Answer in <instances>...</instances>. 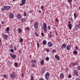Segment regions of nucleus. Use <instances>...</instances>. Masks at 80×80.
Segmentation results:
<instances>
[{"instance_id":"nucleus-24","label":"nucleus","mask_w":80,"mask_h":80,"mask_svg":"<svg viewBox=\"0 0 80 80\" xmlns=\"http://www.w3.org/2000/svg\"><path fill=\"white\" fill-rule=\"evenodd\" d=\"M68 2H69V3H70L71 6L72 5L71 2H72V0H68Z\"/></svg>"},{"instance_id":"nucleus-35","label":"nucleus","mask_w":80,"mask_h":80,"mask_svg":"<svg viewBox=\"0 0 80 80\" xmlns=\"http://www.w3.org/2000/svg\"><path fill=\"white\" fill-rule=\"evenodd\" d=\"M75 48L76 50H78V47L76 46L75 47Z\"/></svg>"},{"instance_id":"nucleus-51","label":"nucleus","mask_w":80,"mask_h":80,"mask_svg":"<svg viewBox=\"0 0 80 80\" xmlns=\"http://www.w3.org/2000/svg\"><path fill=\"white\" fill-rule=\"evenodd\" d=\"M46 52H49V49H47L46 50Z\"/></svg>"},{"instance_id":"nucleus-10","label":"nucleus","mask_w":80,"mask_h":80,"mask_svg":"<svg viewBox=\"0 0 80 80\" xmlns=\"http://www.w3.org/2000/svg\"><path fill=\"white\" fill-rule=\"evenodd\" d=\"M10 55L11 57L12 58L15 59V58H16V57H17V56L16 55H12V53H10Z\"/></svg>"},{"instance_id":"nucleus-13","label":"nucleus","mask_w":80,"mask_h":80,"mask_svg":"<svg viewBox=\"0 0 80 80\" xmlns=\"http://www.w3.org/2000/svg\"><path fill=\"white\" fill-rule=\"evenodd\" d=\"M48 45L50 47H52L53 46V44L51 42H48Z\"/></svg>"},{"instance_id":"nucleus-8","label":"nucleus","mask_w":80,"mask_h":80,"mask_svg":"<svg viewBox=\"0 0 80 80\" xmlns=\"http://www.w3.org/2000/svg\"><path fill=\"white\" fill-rule=\"evenodd\" d=\"M17 18H18V19H21V18H22V15L20 13H18V14H17Z\"/></svg>"},{"instance_id":"nucleus-44","label":"nucleus","mask_w":80,"mask_h":80,"mask_svg":"<svg viewBox=\"0 0 80 80\" xmlns=\"http://www.w3.org/2000/svg\"><path fill=\"white\" fill-rule=\"evenodd\" d=\"M37 44L38 48V47H39V43H38V42H37Z\"/></svg>"},{"instance_id":"nucleus-56","label":"nucleus","mask_w":80,"mask_h":80,"mask_svg":"<svg viewBox=\"0 0 80 80\" xmlns=\"http://www.w3.org/2000/svg\"><path fill=\"white\" fill-rule=\"evenodd\" d=\"M75 80H80V79H79V78H77Z\"/></svg>"},{"instance_id":"nucleus-15","label":"nucleus","mask_w":80,"mask_h":80,"mask_svg":"<svg viewBox=\"0 0 80 80\" xmlns=\"http://www.w3.org/2000/svg\"><path fill=\"white\" fill-rule=\"evenodd\" d=\"M55 58L58 60H60V57L57 55H56L55 56Z\"/></svg>"},{"instance_id":"nucleus-29","label":"nucleus","mask_w":80,"mask_h":80,"mask_svg":"<svg viewBox=\"0 0 80 80\" xmlns=\"http://www.w3.org/2000/svg\"><path fill=\"white\" fill-rule=\"evenodd\" d=\"M35 34L37 37H38V34L37 32H35Z\"/></svg>"},{"instance_id":"nucleus-7","label":"nucleus","mask_w":80,"mask_h":80,"mask_svg":"<svg viewBox=\"0 0 80 80\" xmlns=\"http://www.w3.org/2000/svg\"><path fill=\"white\" fill-rule=\"evenodd\" d=\"M26 0H22L21 3L20 4V6H23L25 4Z\"/></svg>"},{"instance_id":"nucleus-21","label":"nucleus","mask_w":80,"mask_h":80,"mask_svg":"<svg viewBox=\"0 0 80 80\" xmlns=\"http://www.w3.org/2000/svg\"><path fill=\"white\" fill-rule=\"evenodd\" d=\"M73 54H75V55H77V53H78V52L76 51V50H74V52H73Z\"/></svg>"},{"instance_id":"nucleus-4","label":"nucleus","mask_w":80,"mask_h":80,"mask_svg":"<svg viewBox=\"0 0 80 80\" xmlns=\"http://www.w3.org/2000/svg\"><path fill=\"white\" fill-rule=\"evenodd\" d=\"M3 38L4 40H7V38H9V37L8 36V35L7 34L6 35L4 34L3 35Z\"/></svg>"},{"instance_id":"nucleus-9","label":"nucleus","mask_w":80,"mask_h":80,"mask_svg":"<svg viewBox=\"0 0 80 80\" xmlns=\"http://www.w3.org/2000/svg\"><path fill=\"white\" fill-rule=\"evenodd\" d=\"M73 74L74 75H77L78 77V71H77V70L76 69L74 70Z\"/></svg>"},{"instance_id":"nucleus-30","label":"nucleus","mask_w":80,"mask_h":80,"mask_svg":"<svg viewBox=\"0 0 80 80\" xmlns=\"http://www.w3.org/2000/svg\"><path fill=\"white\" fill-rule=\"evenodd\" d=\"M25 29L26 30H30V28L28 27H26L25 28Z\"/></svg>"},{"instance_id":"nucleus-6","label":"nucleus","mask_w":80,"mask_h":80,"mask_svg":"<svg viewBox=\"0 0 80 80\" xmlns=\"http://www.w3.org/2000/svg\"><path fill=\"white\" fill-rule=\"evenodd\" d=\"M10 76L11 78H14V77H15V72H13L12 73V74H10Z\"/></svg>"},{"instance_id":"nucleus-23","label":"nucleus","mask_w":80,"mask_h":80,"mask_svg":"<svg viewBox=\"0 0 80 80\" xmlns=\"http://www.w3.org/2000/svg\"><path fill=\"white\" fill-rule=\"evenodd\" d=\"M21 21L22 22H25V19H24V18H22L21 19Z\"/></svg>"},{"instance_id":"nucleus-11","label":"nucleus","mask_w":80,"mask_h":80,"mask_svg":"<svg viewBox=\"0 0 80 80\" xmlns=\"http://www.w3.org/2000/svg\"><path fill=\"white\" fill-rule=\"evenodd\" d=\"M66 47H67V44L64 43L62 45L61 48L62 49H63V48H65Z\"/></svg>"},{"instance_id":"nucleus-64","label":"nucleus","mask_w":80,"mask_h":80,"mask_svg":"<svg viewBox=\"0 0 80 80\" xmlns=\"http://www.w3.org/2000/svg\"><path fill=\"white\" fill-rule=\"evenodd\" d=\"M12 1H13V2H14V1H15V0H12Z\"/></svg>"},{"instance_id":"nucleus-63","label":"nucleus","mask_w":80,"mask_h":80,"mask_svg":"<svg viewBox=\"0 0 80 80\" xmlns=\"http://www.w3.org/2000/svg\"><path fill=\"white\" fill-rule=\"evenodd\" d=\"M79 9L80 10V7H79Z\"/></svg>"},{"instance_id":"nucleus-28","label":"nucleus","mask_w":80,"mask_h":80,"mask_svg":"<svg viewBox=\"0 0 80 80\" xmlns=\"http://www.w3.org/2000/svg\"><path fill=\"white\" fill-rule=\"evenodd\" d=\"M40 64L41 65H43L44 64V61L42 60L40 62Z\"/></svg>"},{"instance_id":"nucleus-36","label":"nucleus","mask_w":80,"mask_h":80,"mask_svg":"<svg viewBox=\"0 0 80 80\" xmlns=\"http://www.w3.org/2000/svg\"><path fill=\"white\" fill-rule=\"evenodd\" d=\"M48 37H49V38H52V35L51 34H49L48 36Z\"/></svg>"},{"instance_id":"nucleus-50","label":"nucleus","mask_w":80,"mask_h":80,"mask_svg":"<svg viewBox=\"0 0 80 80\" xmlns=\"http://www.w3.org/2000/svg\"><path fill=\"white\" fill-rule=\"evenodd\" d=\"M43 6H41V9L42 10H43Z\"/></svg>"},{"instance_id":"nucleus-58","label":"nucleus","mask_w":80,"mask_h":80,"mask_svg":"<svg viewBox=\"0 0 80 80\" xmlns=\"http://www.w3.org/2000/svg\"><path fill=\"white\" fill-rule=\"evenodd\" d=\"M6 32H7V33H9V31H6Z\"/></svg>"},{"instance_id":"nucleus-54","label":"nucleus","mask_w":80,"mask_h":80,"mask_svg":"<svg viewBox=\"0 0 80 80\" xmlns=\"http://www.w3.org/2000/svg\"><path fill=\"white\" fill-rule=\"evenodd\" d=\"M14 49L15 50H17V48H16V47H14Z\"/></svg>"},{"instance_id":"nucleus-27","label":"nucleus","mask_w":80,"mask_h":80,"mask_svg":"<svg viewBox=\"0 0 80 80\" xmlns=\"http://www.w3.org/2000/svg\"><path fill=\"white\" fill-rule=\"evenodd\" d=\"M23 38H21V39L19 40V42L20 43H22V42H23Z\"/></svg>"},{"instance_id":"nucleus-41","label":"nucleus","mask_w":80,"mask_h":80,"mask_svg":"<svg viewBox=\"0 0 80 80\" xmlns=\"http://www.w3.org/2000/svg\"><path fill=\"white\" fill-rule=\"evenodd\" d=\"M1 10H2V11H4V10H5V8H1Z\"/></svg>"},{"instance_id":"nucleus-48","label":"nucleus","mask_w":80,"mask_h":80,"mask_svg":"<svg viewBox=\"0 0 80 80\" xmlns=\"http://www.w3.org/2000/svg\"><path fill=\"white\" fill-rule=\"evenodd\" d=\"M66 69V70H68H68H69V68L67 67Z\"/></svg>"},{"instance_id":"nucleus-17","label":"nucleus","mask_w":80,"mask_h":80,"mask_svg":"<svg viewBox=\"0 0 80 80\" xmlns=\"http://www.w3.org/2000/svg\"><path fill=\"white\" fill-rule=\"evenodd\" d=\"M64 77V75L63 73H61L60 75V78H63Z\"/></svg>"},{"instance_id":"nucleus-43","label":"nucleus","mask_w":80,"mask_h":80,"mask_svg":"<svg viewBox=\"0 0 80 80\" xmlns=\"http://www.w3.org/2000/svg\"><path fill=\"white\" fill-rule=\"evenodd\" d=\"M41 35L43 37H44V34L43 33V32H42Z\"/></svg>"},{"instance_id":"nucleus-25","label":"nucleus","mask_w":80,"mask_h":80,"mask_svg":"<svg viewBox=\"0 0 80 80\" xmlns=\"http://www.w3.org/2000/svg\"><path fill=\"white\" fill-rule=\"evenodd\" d=\"M75 28H79V25L76 24L75 25Z\"/></svg>"},{"instance_id":"nucleus-61","label":"nucleus","mask_w":80,"mask_h":80,"mask_svg":"<svg viewBox=\"0 0 80 80\" xmlns=\"http://www.w3.org/2000/svg\"><path fill=\"white\" fill-rule=\"evenodd\" d=\"M52 32H49V33L50 34H51V33H52Z\"/></svg>"},{"instance_id":"nucleus-20","label":"nucleus","mask_w":80,"mask_h":80,"mask_svg":"<svg viewBox=\"0 0 80 80\" xmlns=\"http://www.w3.org/2000/svg\"><path fill=\"white\" fill-rule=\"evenodd\" d=\"M75 65H77V63L76 62L71 63V65H72V67H74Z\"/></svg>"},{"instance_id":"nucleus-1","label":"nucleus","mask_w":80,"mask_h":80,"mask_svg":"<svg viewBox=\"0 0 80 80\" xmlns=\"http://www.w3.org/2000/svg\"><path fill=\"white\" fill-rule=\"evenodd\" d=\"M39 23L38 22H35L34 24V27L35 28H38V25Z\"/></svg>"},{"instance_id":"nucleus-47","label":"nucleus","mask_w":80,"mask_h":80,"mask_svg":"<svg viewBox=\"0 0 80 80\" xmlns=\"http://www.w3.org/2000/svg\"><path fill=\"white\" fill-rule=\"evenodd\" d=\"M56 21L57 22H59V21H58V18H56Z\"/></svg>"},{"instance_id":"nucleus-62","label":"nucleus","mask_w":80,"mask_h":80,"mask_svg":"<svg viewBox=\"0 0 80 80\" xmlns=\"http://www.w3.org/2000/svg\"><path fill=\"white\" fill-rule=\"evenodd\" d=\"M71 23V22L70 21H69L68 23Z\"/></svg>"},{"instance_id":"nucleus-37","label":"nucleus","mask_w":80,"mask_h":80,"mask_svg":"<svg viewBox=\"0 0 80 80\" xmlns=\"http://www.w3.org/2000/svg\"><path fill=\"white\" fill-rule=\"evenodd\" d=\"M72 78V76L71 75V74H69V75L68 76V78Z\"/></svg>"},{"instance_id":"nucleus-49","label":"nucleus","mask_w":80,"mask_h":80,"mask_svg":"<svg viewBox=\"0 0 80 80\" xmlns=\"http://www.w3.org/2000/svg\"><path fill=\"white\" fill-rule=\"evenodd\" d=\"M1 23L2 25H3L4 24V22H3V21H1Z\"/></svg>"},{"instance_id":"nucleus-12","label":"nucleus","mask_w":80,"mask_h":80,"mask_svg":"<svg viewBox=\"0 0 80 80\" xmlns=\"http://www.w3.org/2000/svg\"><path fill=\"white\" fill-rule=\"evenodd\" d=\"M9 17L10 18H13V17H14V15H13V14L10 13L9 14Z\"/></svg>"},{"instance_id":"nucleus-16","label":"nucleus","mask_w":80,"mask_h":80,"mask_svg":"<svg viewBox=\"0 0 80 80\" xmlns=\"http://www.w3.org/2000/svg\"><path fill=\"white\" fill-rule=\"evenodd\" d=\"M68 25L69 29L70 30H71V29H72V27L73 25H72L71 24V23H69Z\"/></svg>"},{"instance_id":"nucleus-46","label":"nucleus","mask_w":80,"mask_h":80,"mask_svg":"<svg viewBox=\"0 0 80 80\" xmlns=\"http://www.w3.org/2000/svg\"><path fill=\"white\" fill-rule=\"evenodd\" d=\"M3 77L4 78H7V75L6 74H4L3 76Z\"/></svg>"},{"instance_id":"nucleus-22","label":"nucleus","mask_w":80,"mask_h":80,"mask_svg":"<svg viewBox=\"0 0 80 80\" xmlns=\"http://www.w3.org/2000/svg\"><path fill=\"white\" fill-rule=\"evenodd\" d=\"M31 62H32V63H36V60L35 59L32 60Z\"/></svg>"},{"instance_id":"nucleus-53","label":"nucleus","mask_w":80,"mask_h":80,"mask_svg":"<svg viewBox=\"0 0 80 80\" xmlns=\"http://www.w3.org/2000/svg\"><path fill=\"white\" fill-rule=\"evenodd\" d=\"M56 34V35H58V33L56 32H55Z\"/></svg>"},{"instance_id":"nucleus-3","label":"nucleus","mask_w":80,"mask_h":80,"mask_svg":"<svg viewBox=\"0 0 80 80\" xmlns=\"http://www.w3.org/2000/svg\"><path fill=\"white\" fill-rule=\"evenodd\" d=\"M4 8L5 10H9L10 9V7L8 6H4Z\"/></svg>"},{"instance_id":"nucleus-52","label":"nucleus","mask_w":80,"mask_h":80,"mask_svg":"<svg viewBox=\"0 0 80 80\" xmlns=\"http://www.w3.org/2000/svg\"><path fill=\"white\" fill-rule=\"evenodd\" d=\"M19 53H22V51H21V50H19Z\"/></svg>"},{"instance_id":"nucleus-32","label":"nucleus","mask_w":80,"mask_h":80,"mask_svg":"<svg viewBox=\"0 0 80 80\" xmlns=\"http://www.w3.org/2000/svg\"><path fill=\"white\" fill-rule=\"evenodd\" d=\"M10 30V28L8 27L6 29V31H8Z\"/></svg>"},{"instance_id":"nucleus-55","label":"nucleus","mask_w":80,"mask_h":80,"mask_svg":"<svg viewBox=\"0 0 80 80\" xmlns=\"http://www.w3.org/2000/svg\"><path fill=\"white\" fill-rule=\"evenodd\" d=\"M32 67H35V65H32Z\"/></svg>"},{"instance_id":"nucleus-33","label":"nucleus","mask_w":80,"mask_h":80,"mask_svg":"<svg viewBox=\"0 0 80 80\" xmlns=\"http://www.w3.org/2000/svg\"><path fill=\"white\" fill-rule=\"evenodd\" d=\"M31 80H34V79L33 78V77L32 76H31Z\"/></svg>"},{"instance_id":"nucleus-39","label":"nucleus","mask_w":80,"mask_h":80,"mask_svg":"<svg viewBox=\"0 0 80 80\" xmlns=\"http://www.w3.org/2000/svg\"><path fill=\"white\" fill-rule=\"evenodd\" d=\"M74 18H77V15H76V14H75V13H74Z\"/></svg>"},{"instance_id":"nucleus-5","label":"nucleus","mask_w":80,"mask_h":80,"mask_svg":"<svg viewBox=\"0 0 80 80\" xmlns=\"http://www.w3.org/2000/svg\"><path fill=\"white\" fill-rule=\"evenodd\" d=\"M49 76H50V74L48 72H47L45 75L46 79L48 80L49 78Z\"/></svg>"},{"instance_id":"nucleus-59","label":"nucleus","mask_w":80,"mask_h":80,"mask_svg":"<svg viewBox=\"0 0 80 80\" xmlns=\"http://www.w3.org/2000/svg\"><path fill=\"white\" fill-rule=\"evenodd\" d=\"M39 12L40 13H42V12H41V10H39Z\"/></svg>"},{"instance_id":"nucleus-14","label":"nucleus","mask_w":80,"mask_h":80,"mask_svg":"<svg viewBox=\"0 0 80 80\" xmlns=\"http://www.w3.org/2000/svg\"><path fill=\"white\" fill-rule=\"evenodd\" d=\"M70 48H71V47L70 45H68L66 47V49L67 50H70Z\"/></svg>"},{"instance_id":"nucleus-34","label":"nucleus","mask_w":80,"mask_h":80,"mask_svg":"<svg viewBox=\"0 0 80 80\" xmlns=\"http://www.w3.org/2000/svg\"><path fill=\"white\" fill-rule=\"evenodd\" d=\"M14 64L15 67H17L18 66V63L17 62H15Z\"/></svg>"},{"instance_id":"nucleus-42","label":"nucleus","mask_w":80,"mask_h":80,"mask_svg":"<svg viewBox=\"0 0 80 80\" xmlns=\"http://www.w3.org/2000/svg\"><path fill=\"white\" fill-rule=\"evenodd\" d=\"M24 17H26V16H27V13H26V12H24Z\"/></svg>"},{"instance_id":"nucleus-45","label":"nucleus","mask_w":80,"mask_h":80,"mask_svg":"<svg viewBox=\"0 0 80 80\" xmlns=\"http://www.w3.org/2000/svg\"><path fill=\"white\" fill-rule=\"evenodd\" d=\"M52 52H53L54 53H55V52H56V50H55V49H54V50L52 51Z\"/></svg>"},{"instance_id":"nucleus-19","label":"nucleus","mask_w":80,"mask_h":80,"mask_svg":"<svg viewBox=\"0 0 80 80\" xmlns=\"http://www.w3.org/2000/svg\"><path fill=\"white\" fill-rule=\"evenodd\" d=\"M18 30L19 33H22V29H21V28H18Z\"/></svg>"},{"instance_id":"nucleus-31","label":"nucleus","mask_w":80,"mask_h":80,"mask_svg":"<svg viewBox=\"0 0 80 80\" xmlns=\"http://www.w3.org/2000/svg\"><path fill=\"white\" fill-rule=\"evenodd\" d=\"M10 51L11 52H12V53H13L14 52V50H13V49H10Z\"/></svg>"},{"instance_id":"nucleus-18","label":"nucleus","mask_w":80,"mask_h":80,"mask_svg":"<svg viewBox=\"0 0 80 80\" xmlns=\"http://www.w3.org/2000/svg\"><path fill=\"white\" fill-rule=\"evenodd\" d=\"M42 44L43 45H46V44H47V41H46V40H44L42 41Z\"/></svg>"},{"instance_id":"nucleus-60","label":"nucleus","mask_w":80,"mask_h":80,"mask_svg":"<svg viewBox=\"0 0 80 80\" xmlns=\"http://www.w3.org/2000/svg\"><path fill=\"white\" fill-rule=\"evenodd\" d=\"M22 77L23 76V74H22Z\"/></svg>"},{"instance_id":"nucleus-40","label":"nucleus","mask_w":80,"mask_h":80,"mask_svg":"<svg viewBox=\"0 0 80 80\" xmlns=\"http://www.w3.org/2000/svg\"><path fill=\"white\" fill-rule=\"evenodd\" d=\"M48 30H50V26H48Z\"/></svg>"},{"instance_id":"nucleus-26","label":"nucleus","mask_w":80,"mask_h":80,"mask_svg":"<svg viewBox=\"0 0 80 80\" xmlns=\"http://www.w3.org/2000/svg\"><path fill=\"white\" fill-rule=\"evenodd\" d=\"M45 70L43 69L41 71V73H42V74H44V73H45Z\"/></svg>"},{"instance_id":"nucleus-2","label":"nucleus","mask_w":80,"mask_h":80,"mask_svg":"<svg viewBox=\"0 0 80 80\" xmlns=\"http://www.w3.org/2000/svg\"><path fill=\"white\" fill-rule=\"evenodd\" d=\"M43 29L44 32H47V24L46 23H43Z\"/></svg>"},{"instance_id":"nucleus-57","label":"nucleus","mask_w":80,"mask_h":80,"mask_svg":"<svg viewBox=\"0 0 80 80\" xmlns=\"http://www.w3.org/2000/svg\"><path fill=\"white\" fill-rule=\"evenodd\" d=\"M33 22V20H31V23H32Z\"/></svg>"},{"instance_id":"nucleus-38","label":"nucleus","mask_w":80,"mask_h":80,"mask_svg":"<svg viewBox=\"0 0 80 80\" xmlns=\"http://www.w3.org/2000/svg\"><path fill=\"white\" fill-rule=\"evenodd\" d=\"M46 59L47 61H48L49 60V58L48 57H47Z\"/></svg>"}]
</instances>
